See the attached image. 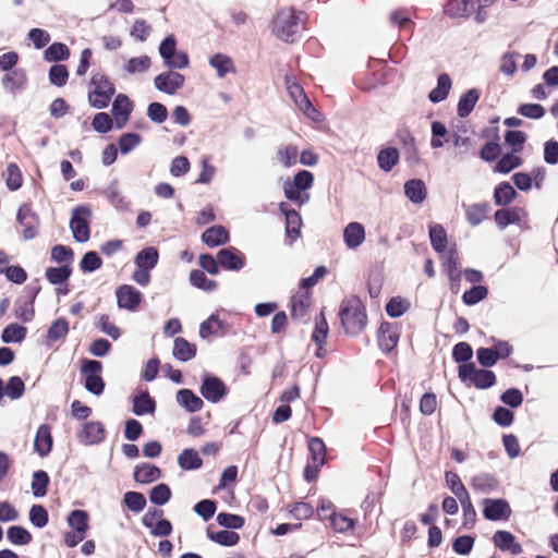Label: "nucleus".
<instances>
[{"label": "nucleus", "mask_w": 558, "mask_h": 558, "mask_svg": "<svg viewBox=\"0 0 558 558\" xmlns=\"http://www.w3.org/2000/svg\"><path fill=\"white\" fill-rule=\"evenodd\" d=\"M338 315L347 335L356 336L366 327V308L356 295H350L342 300Z\"/></svg>", "instance_id": "nucleus-1"}, {"label": "nucleus", "mask_w": 558, "mask_h": 558, "mask_svg": "<svg viewBox=\"0 0 558 558\" xmlns=\"http://www.w3.org/2000/svg\"><path fill=\"white\" fill-rule=\"evenodd\" d=\"M305 13L294 9L280 10L272 22V33L286 43H294L303 29L301 16Z\"/></svg>", "instance_id": "nucleus-2"}, {"label": "nucleus", "mask_w": 558, "mask_h": 558, "mask_svg": "<svg viewBox=\"0 0 558 558\" xmlns=\"http://www.w3.org/2000/svg\"><path fill=\"white\" fill-rule=\"evenodd\" d=\"M458 376L462 383L473 385L477 389H488L497 381L493 371L477 368L475 363L459 365Z\"/></svg>", "instance_id": "nucleus-3"}, {"label": "nucleus", "mask_w": 558, "mask_h": 558, "mask_svg": "<svg viewBox=\"0 0 558 558\" xmlns=\"http://www.w3.org/2000/svg\"><path fill=\"white\" fill-rule=\"evenodd\" d=\"M90 85L94 88L88 93V100L92 107L105 109L110 104L116 93L114 85L101 73H94L90 77Z\"/></svg>", "instance_id": "nucleus-4"}, {"label": "nucleus", "mask_w": 558, "mask_h": 558, "mask_svg": "<svg viewBox=\"0 0 558 558\" xmlns=\"http://www.w3.org/2000/svg\"><path fill=\"white\" fill-rule=\"evenodd\" d=\"M80 372L84 378V387L89 393L97 397L104 393L106 383L100 375L102 372V363L100 361L82 359Z\"/></svg>", "instance_id": "nucleus-5"}, {"label": "nucleus", "mask_w": 558, "mask_h": 558, "mask_svg": "<svg viewBox=\"0 0 558 558\" xmlns=\"http://www.w3.org/2000/svg\"><path fill=\"white\" fill-rule=\"evenodd\" d=\"M92 209L88 205H78L72 209L70 230L78 243H85L90 238Z\"/></svg>", "instance_id": "nucleus-6"}, {"label": "nucleus", "mask_w": 558, "mask_h": 558, "mask_svg": "<svg viewBox=\"0 0 558 558\" xmlns=\"http://www.w3.org/2000/svg\"><path fill=\"white\" fill-rule=\"evenodd\" d=\"M199 392L208 402L218 403L228 395L229 388L221 378L205 372L202 375Z\"/></svg>", "instance_id": "nucleus-7"}, {"label": "nucleus", "mask_w": 558, "mask_h": 558, "mask_svg": "<svg viewBox=\"0 0 558 558\" xmlns=\"http://www.w3.org/2000/svg\"><path fill=\"white\" fill-rule=\"evenodd\" d=\"M217 258L223 270L240 271L246 265V256L235 246L222 247L217 252Z\"/></svg>", "instance_id": "nucleus-8"}, {"label": "nucleus", "mask_w": 558, "mask_h": 558, "mask_svg": "<svg viewBox=\"0 0 558 558\" xmlns=\"http://www.w3.org/2000/svg\"><path fill=\"white\" fill-rule=\"evenodd\" d=\"M400 338L399 326L393 323L383 322L377 331L378 345L381 352L386 355L391 353Z\"/></svg>", "instance_id": "nucleus-9"}, {"label": "nucleus", "mask_w": 558, "mask_h": 558, "mask_svg": "<svg viewBox=\"0 0 558 558\" xmlns=\"http://www.w3.org/2000/svg\"><path fill=\"white\" fill-rule=\"evenodd\" d=\"M511 507L506 499L502 498H485L483 499V517L489 521L508 520L511 515Z\"/></svg>", "instance_id": "nucleus-10"}, {"label": "nucleus", "mask_w": 558, "mask_h": 558, "mask_svg": "<svg viewBox=\"0 0 558 558\" xmlns=\"http://www.w3.org/2000/svg\"><path fill=\"white\" fill-rule=\"evenodd\" d=\"M119 308L135 312L143 301V294L131 284H121L116 290Z\"/></svg>", "instance_id": "nucleus-11"}, {"label": "nucleus", "mask_w": 558, "mask_h": 558, "mask_svg": "<svg viewBox=\"0 0 558 558\" xmlns=\"http://www.w3.org/2000/svg\"><path fill=\"white\" fill-rule=\"evenodd\" d=\"M132 110L133 102L125 94H119L116 96L112 102L110 116L114 122V126L118 130H121L125 126L130 119Z\"/></svg>", "instance_id": "nucleus-12"}, {"label": "nucleus", "mask_w": 558, "mask_h": 558, "mask_svg": "<svg viewBox=\"0 0 558 558\" xmlns=\"http://www.w3.org/2000/svg\"><path fill=\"white\" fill-rule=\"evenodd\" d=\"M184 82V75L172 70L162 72L154 78L155 87L168 95H174L178 89L183 87Z\"/></svg>", "instance_id": "nucleus-13"}, {"label": "nucleus", "mask_w": 558, "mask_h": 558, "mask_svg": "<svg viewBox=\"0 0 558 558\" xmlns=\"http://www.w3.org/2000/svg\"><path fill=\"white\" fill-rule=\"evenodd\" d=\"M106 438V428L101 422L90 421L83 425L77 434V439L85 446H93L102 442Z\"/></svg>", "instance_id": "nucleus-14"}, {"label": "nucleus", "mask_w": 558, "mask_h": 558, "mask_svg": "<svg viewBox=\"0 0 558 558\" xmlns=\"http://www.w3.org/2000/svg\"><path fill=\"white\" fill-rule=\"evenodd\" d=\"M442 266L450 281V290L457 293L461 281V271L459 269V257L454 248L447 252Z\"/></svg>", "instance_id": "nucleus-15"}, {"label": "nucleus", "mask_w": 558, "mask_h": 558, "mask_svg": "<svg viewBox=\"0 0 558 558\" xmlns=\"http://www.w3.org/2000/svg\"><path fill=\"white\" fill-rule=\"evenodd\" d=\"M280 211L286 219V234L292 241L301 235L302 217L300 213L293 208H289L286 203L279 205Z\"/></svg>", "instance_id": "nucleus-16"}, {"label": "nucleus", "mask_w": 558, "mask_h": 558, "mask_svg": "<svg viewBox=\"0 0 558 558\" xmlns=\"http://www.w3.org/2000/svg\"><path fill=\"white\" fill-rule=\"evenodd\" d=\"M493 543L501 551H508L514 556L523 553L522 545L517 542L515 536L509 531H496L493 535Z\"/></svg>", "instance_id": "nucleus-17"}, {"label": "nucleus", "mask_w": 558, "mask_h": 558, "mask_svg": "<svg viewBox=\"0 0 558 558\" xmlns=\"http://www.w3.org/2000/svg\"><path fill=\"white\" fill-rule=\"evenodd\" d=\"M202 241L209 247H217L230 242V233L226 227L215 225L203 232Z\"/></svg>", "instance_id": "nucleus-18"}, {"label": "nucleus", "mask_w": 558, "mask_h": 558, "mask_svg": "<svg viewBox=\"0 0 558 558\" xmlns=\"http://www.w3.org/2000/svg\"><path fill=\"white\" fill-rule=\"evenodd\" d=\"M53 446L51 427L48 424H41L36 432L34 439V449L40 457H47Z\"/></svg>", "instance_id": "nucleus-19"}, {"label": "nucleus", "mask_w": 558, "mask_h": 558, "mask_svg": "<svg viewBox=\"0 0 558 558\" xmlns=\"http://www.w3.org/2000/svg\"><path fill=\"white\" fill-rule=\"evenodd\" d=\"M175 400L189 413H195L203 409L204 401L193 390L183 388L178 390Z\"/></svg>", "instance_id": "nucleus-20"}, {"label": "nucleus", "mask_w": 558, "mask_h": 558, "mask_svg": "<svg viewBox=\"0 0 558 558\" xmlns=\"http://www.w3.org/2000/svg\"><path fill=\"white\" fill-rule=\"evenodd\" d=\"M475 11L472 0H448L444 12L450 19H468Z\"/></svg>", "instance_id": "nucleus-21"}, {"label": "nucleus", "mask_w": 558, "mask_h": 558, "mask_svg": "<svg viewBox=\"0 0 558 558\" xmlns=\"http://www.w3.org/2000/svg\"><path fill=\"white\" fill-rule=\"evenodd\" d=\"M132 403V412L136 416L153 414L156 411V401L147 390H142L134 396Z\"/></svg>", "instance_id": "nucleus-22"}, {"label": "nucleus", "mask_w": 558, "mask_h": 558, "mask_svg": "<svg viewBox=\"0 0 558 558\" xmlns=\"http://www.w3.org/2000/svg\"><path fill=\"white\" fill-rule=\"evenodd\" d=\"M365 240V229L360 222L352 221L343 230V241L348 248L359 247Z\"/></svg>", "instance_id": "nucleus-23"}, {"label": "nucleus", "mask_w": 558, "mask_h": 558, "mask_svg": "<svg viewBox=\"0 0 558 558\" xmlns=\"http://www.w3.org/2000/svg\"><path fill=\"white\" fill-rule=\"evenodd\" d=\"M162 475L160 468L150 463H142L134 468L133 478L140 484H149L158 481Z\"/></svg>", "instance_id": "nucleus-24"}, {"label": "nucleus", "mask_w": 558, "mask_h": 558, "mask_svg": "<svg viewBox=\"0 0 558 558\" xmlns=\"http://www.w3.org/2000/svg\"><path fill=\"white\" fill-rule=\"evenodd\" d=\"M404 195L413 204H421L426 199L427 189L422 179H410L404 183Z\"/></svg>", "instance_id": "nucleus-25"}, {"label": "nucleus", "mask_w": 558, "mask_h": 558, "mask_svg": "<svg viewBox=\"0 0 558 558\" xmlns=\"http://www.w3.org/2000/svg\"><path fill=\"white\" fill-rule=\"evenodd\" d=\"M451 78L449 74L441 73L437 77V86L428 93V100L433 104H439L444 101L451 89Z\"/></svg>", "instance_id": "nucleus-26"}, {"label": "nucleus", "mask_w": 558, "mask_h": 558, "mask_svg": "<svg viewBox=\"0 0 558 558\" xmlns=\"http://www.w3.org/2000/svg\"><path fill=\"white\" fill-rule=\"evenodd\" d=\"M311 294L308 292L298 293L291 298V318L304 320L310 308Z\"/></svg>", "instance_id": "nucleus-27"}, {"label": "nucleus", "mask_w": 558, "mask_h": 558, "mask_svg": "<svg viewBox=\"0 0 558 558\" xmlns=\"http://www.w3.org/2000/svg\"><path fill=\"white\" fill-rule=\"evenodd\" d=\"M521 208L519 207H504L495 211L494 220L500 230L506 229L510 225L518 223Z\"/></svg>", "instance_id": "nucleus-28"}, {"label": "nucleus", "mask_w": 558, "mask_h": 558, "mask_svg": "<svg viewBox=\"0 0 558 558\" xmlns=\"http://www.w3.org/2000/svg\"><path fill=\"white\" fill-rule=\"evenodd\" d=\"M197 348L194 343L189 342L182 337H178L173 342V356L181 361L187 362L196 356Z\"/></svg>", "instance_id": "nucleus-29"}, {"label": "nucleus", "mask_w": 558, "mask_h": 558, "mask_svg": "<svg viewBox=\"0 0 558 558\" xmlns=\"http://www.w3.org/2000/svg\"><path fill=\"white\" fill-rule=\"evenodd\" d=\"M399 159V150L392 146L384 147L377 154V165L384 172H390Z\"/></svg>", "instance_id": "nucleus-30"}, {"label": "nucleus", "mask_w": 558, "mask_h": 558, "mask_svg": "<svg viewBox=\"0 0 558 558\" xmlns=\"http://www.w3.org/2000/svg\"><path fill=\"white\" fill-rule=\"evenodd\" d=\"M471 486L476 492L488 494L498 488L499 481L495 475L490 473H480L472 477Z\"/></svg>", "instance_id": "nucleus-31"}, {"label": "nucleus", "mask_w": 558, "mask_h": 558, "mask_svg": "<svg viewBox=\"0 0 558 558\" xmlns=\"http://www.w3.org/2000/svg\"><path fill=\"white\" fill-rule=\"evenodd\" d=\"M159 260V252L155 246H147L141 250L134 259L137 268L154 269Z\"/></svg>", "instance_id": "nucleus-32"}, {"label": "nucleus", "mask_w": 558, "mask_h": 558, "mask_svg": "<svg viewBox=\"0 0 558 558\" xmlns=\"http://www.w3.org/2000/svg\"><path fill=\"white\" fill-rule=\"evenodd\" d=\"M478 99L480 92L476 88H471L462 94L457 106L458 117L466 118L473 111Z\"/></svg>", "instance_id": "nucleus-33"}, {"label": "nucleus", "mask_w": 558, "mask_h": 558, "mask_svg": "<svg viewBox=\"0 0 558 558\" xmlns=\"http://www.w3.org/2000/svg\"><path fill=\"white\" fill-rule=\"evenodd\" d=\"M428 235L430 245L437 253L445 252L447 247V232L442 225L440 223H430L428 226Z\"/></svg>", "instance_id": "nucleus-34"}, {"label": "nucleus", "mask_w": 558, "mask_h": 558, "mask_svg": "<svg viewBox=\"0 0 558 558\" xmlns=\"http://www.w3.org/2000/svg\"><path fill=\"white\" fill-rule=\"evenodd\" d=\"M178 464L184 471H194L203 465V460L197 450L186 448L178 456Z\"/></svg>", "instance_id": "nucleus-35"}, {"label": "nucleus", "mask_w": 558, "mask_h": 558, "mask_svg": "<svg viewBox=\"0 0 558 558\" xmlns=\"http://www.w3.org/2000/svg\"><path fill=\"white\" fill-rule=\"evenodd\" d=\"M492 207L488 203L472 204L465 209V217L468 222L476 227L481 225L489 214Z\"/></svg>", "instance_id": "nucleus-36"}, {"label": "nucleus", "mask_w": 558, "mask_h": 558, "mask_svg": "<svg viewBox=\"0 0 558 558\" xmlns=\"http://www.w3.org/2000/svg\"><path fill=\"white\" fill-rule=\"evenodd\" d=\"M72 271L73 269L71 265L68 263L59 267H48L46 269L45 276L51 284L61 286L66 283L72 275Z\"/></svg>", "instance_id": "nucleus-37"}, {"label": "nucleus", "mask_w": 558, "mask_h": 558, "mask_svg": "<svg viewBox=\"0 0 558 558\" xmlns=\"http://www.w3.org/2000/svg\"><path fill=\"white\" fill-rule=\"evenodd\" d=\"M517 195L518 193L513 186L509 182L504 181L494 190V202L497 206L505 207L509 205Z\"/></svg>", "instance_id": "nucleus-38"}, {"label": "nucleus", "mask_w": 558, "mask_h": 558, "mask_svg": "<svg viewBox=\"0 0 558 558\" xmlns=\"http://www.w3.org/2000/svg\"><path fill=\"white\" fill-rule=\"evenodd\" d=\"M207 537L221 546L232 547L240 542L239 533L229 530L211 531L207 529Z\"/></svg>", "instance_id": "nucleus-39"}, {"label": "nucleus", "mask_w": 558, "mask_h": 558, "mask_svg": "<svg viewBox=\"0 0 558 558\" xmlns=\"http://www.w3.org/2000/svg\"><path fill=\"white\" fill-rule=\"evenodd\" d=\"M27 335V328L16 323L9 324L1 332V340L4 343H21Z\"/></svg>", "instance_id": "nucleus-40"}, {"label": "nucleus", "mask_w": 558, "mask_h": 558, "mask_svg": "<svg viewBox=\"0 0 558 558\" xmlns=\"http://www.w3.org/2000/svg\"><path fill=\"white\" fill-rule=\"evenodd\" d=\"M88 520V513L81 509L72 510L66 518L68 524L80 534H86L89 529Z\"/></svg>", "instance_id": "nucleus-41"}, {"label": "nucleus", "mask_w": 558, "mask_h": 558, "mask_svg": "<svg viewBox=\"0 0 558 558\" xmlns=\"http://www.w3.org/2000/svg\"><path fill=\"white\" fill-rule=\"evenodd\" d=\"M70 49L63 43H52L44 51V59L47 62H60L68 60L70 57Z\"/></svg>", "instance_id": "nucleus-42"}, {"label": "nucleus", "mask_w": 558, "mask_h": 558, "mask_svg": "<svg viewBox=\"0 0 558 558\" xmlns=\"http://www.w3.org/2000/svg\"><path fill=\"white\" fill-rule=\"evenodd\" d=\"M50 477L44 470H37L33 473L32 492L34 497L41 498L47 495Z\"/></svg>", "instance_id": "nucleus-43"}, {"label": "nucleus", "mask_w": 558, "mask_h": 558, "mask_svg": "<svg viewBox=\"0 0 558 558\" xmlns=\"http://www.w3.org/2000/svg\"><path fill=\"white\" fill-rule=\"evenodd\" d=\"M190 283L203 291L213 292L217 289L218 283L215 280L208 279L206 274L201 269H193L190 272Z\"/></svg>", "instance_id": "nucleus-44"}, {"label": "nucleus", "mask_w": 558, "mask_h": 558, "mask_svg": "<svg viewBox=\"0 0 558 558\" xmlns=\"http://www.w3.org/2000/svg\"><path fill=\"white\" fill-rule=\"evenodd\" d=\"M209 64L216 69L219 77H225L229 72H235L232 59L223 53L211 56Z\"/></svg>", "instance_id": "nucleus-45"}, {"label": "nucleus", "mask_w": 558, "mask_h": 558, "mask_svg": "<svg viewBox=\"0 0 558 558\" xmlns=\"http://www.w3.org/2000/svg\"><path fill=\"white\" fill-rule=\"evenodd\" d=\"M122 502L130 511L134 513L143 511L147 505L145 495L135 490L126 492L123 496Z\"/></svg>", "instance_id": "nucleus-46"}, {"label": "nucleus", "mask_w": 558, "mask_h": 558, "mask_svg": "<svg viewBox=\"0 0 558 558\" xmlns=\"http://www.w3.org/2000/svg\"><path fill=\"white\" fill-rule=\"evenodd\" d=\"M7 538L13 545H27L32 542L33 536L28 530L21 525H12L7 531Z\"/></svg>", "instance_id": "nucleus-47"}, {"label": "nucleus", "mask_w": 558, "mask_h": 558, "mask_svg": "<svg viewBox=\"0 0 558 558\" xmlns=\"http://www.w3.org/2000/svg\"><path fill=\"white\" fill-rule=\"evenodd\" d=\"M172 493L168 484L159 483L149 492V500L155 506H163L171 499Z\"/></svg>", "instance_id": "nucleus-48"}, {"label": "nucleus", "mask_w": 558, "mask_h": 558, "mask_svg": "<svg viewBox=\"0 0 558 558\" xmlns=\"http://www.w3.org/2000/svg\"><path fill=\"white\" fill-rule=\"evenodd\" d=\"M522 162V159L518 155L507 153L498 159L495 171L506 174L519 168Z\"/></svg>", "instance_id": "nucleus-49"}, {"label": "nucleus", "mask_w": 558, "mask_h": 558, "mask_svg": "<svg viewBox=\"0 0 558 558\" xmlns=\"http://www.w3.org/2000/svg\"><path fill=\"white\" fill-rule=\"evenodd\" d=\"M69 333V322L61 317L56 319L47 330L48 341H59L64 339Z\"/></svg>", "instance_id": "nucleus-50"}, {"label": "nucleus", "mask_w": 558, "mask_h": 558, "mask_svg": "<svg viewBox=\"0 0 558 558\" xmlns=\"http://www.w3.org/2000/svg\"><path fill=\"white\" fill-rule=\"evenodd\" d=\"M308 451L313 462L319 464L326 463V445L319 437H311L308 439Z\"/></svg>", "instance_id": "nucleus-51"}, {"label": "nucleus", "mask_w": 558, "mask_h": 558, "mask_svg": "<svg viewBox=\"0 0 558 558\" xmlns=\"http://www.w3.org/2000/svg\"><path fill=\"white\" fill-rule=\"evenodd\" d=\"M226 324L219 319L217 314H211L206 320L199 326V336L203 339L209 336L217 335L219 329H223Z\"/></svg>", "instance_id": "nucleus-52"}, {"label": "nucleus", "mask_w": 558, "mask_h": 558, "mask_svg": "<svg viewBox=\"0 0 558 558\" xmlns=\"http://www.w3.org/2000/svg\"><path fill=\"white\" fill-rule=\"evenodd\" d=\"M217 523L228 530H239L245 524V519L235 513L219 512L216 518Z\"/></svg>", "instance_id": "nucleus-53"}, {"label": "nucleus", "mask_w": 558, "mask_h": 558, "mask_svg": "<svg viewBox=\"0 0 558 558\" xmlns=\"http://www.w3.org/2000/svg\"><path fill=\"white\" fill-rule=\"evenodd\" d=\"M473 349L468 342H458L452 348V360L459 365L472 363Z\"/></svg>", "instance_id": "nucleus-54"}, {"label": "nucleus", "mask_w": 558, "mask_h": 558, "mask_svg": "<svg viewBox=\"0 0 558 558\" xmlns=\"http://www.w3.org/2000/svg\"><path fill=\"white\" fill-rule=\"evenodd\" d=\"M101 266L102 259L96 251L86 252L80 262V269L83 272H94L101 268Z\"/></svg>", "instance_id": "nucleus-55"}, {"label": "nucleus", "mask_w": 558, "mask_h": 558, "mask_svg": "<svg viewBox=\"0 0 558 558\" xmlns=\"http://www.w3.org/2000/svg\"><path fill=\"white\" fill-rule=\"evenodd\" d=\"M488 295V289L485 286H473L470 290H466L462 295V301L465 305L472 306L484 299H486Z\"/></svg>", "instance_id": "nucleus-56"}, {"label": "nucleus", "mask_w": 558, "mask_h": 558, "mask_svg": "<svg viewBox=\"0 0 558 558\" xmlns=\"http://www.w3.org/2000/svg\"><path fill=\"white\" fill-rule=\"evenodd\" d=\"M445 480L447 486L458 499L469 495L464 484L462 483L460 476L457 473L452 471H447L445 473Z\"/></svg>", "instance_id": "nucleus-57"}, {"label": "nucleus", "mask_w": 558, "mask_h": 558, "mask_svg": "<svg viewBox=\"0 0 558 558\" xmlns=\"http://www.w3.org/2000/svg\"><path fill=\"white\" fill-rule=\"evenodd\" d=\"M49 82L57 86L62 87L66 84L69 78V70L64 64H53L48 72Z\"/></svg>", "instance_id": "nucleus-58"}, {"label": "nucleus", "mask_w": 558, "mask_h": 558, "mask_svg": "<svg viewBox=\"0 0 558 558\" xmlns=\"http://www.w3.org/2000/svg\"><path fill=\"white\" fill-rule=\"evenodd\" d=\"M5 393L11 400H17L23 397L25 392V384L20 376H12L4 385Z\"/></svg>", "instance_id": "nucleus-59"}, {"label": "nucleus", "mask_w": 558, "mask_h": 558, "mask_svg": "<svg viewBox=\"0 0 558 558\" xmlns=\"http://www.w3.org/2000/svg\"><path fill=\"white\" fill-rule=\"evenodd\" d=\"M330 525L336 532L345 533L352 530L355 525V521L342 513L331 512L329 514Z\"/></svg>", "instance_id": "nucleus-60"}, {"label": "nucleus", "mask_w": 558, "mask_h": 558, "mask_svg": "<svg viewBox=\"0 0 558 558\" xmlns=\"http://www.w3.org/2000/svg\"><path fill=\"white\" fill-rule=\"evenodd\" d=\"M92 126L97 133L106 134L113 129L114 122L109 113L98 112L93 118Z\"/></svg>", "instance_id": "nucleus-61"}, {"label": "nucleus", "mask_w": 558, "mask_h": 558, "mask_svg": "<svg viewBox=\"0 0 558 558\" xmlns=\"http://www.w3.org/2000/svg\"><path fill=\"white\" fill-rule=\"evenodd\" d=\"M29 521L38 529L45 527L49 522V514L43 505H33L29 509Z\"/></svg>", "instance_id": "nucleus-62"}, {"label": "nucleus", "mask_w": 558, "mask_h": 558, "mask_svg": "<svg viewBox=\"0 0 558 558\" xmlns=\"http://www.w3.org/2000/svg\"><path fill=\"white\" fill-rule=\"evenodd\" d=\"M193 510L204 521H208L214 517L217 510V501L214 499H203L194 505Z\"/></svg>", "instance_id": "nucleus-63"}, {"label": "nucleus", "mask_w": 558, "mask_h": 558, "mask_svg": "<svg viewBox=\"0 0 558 558\" xmlns=\"http://www.w3.org/2000/svg\"><path fill=\"white\" fill-rule=\"evenodd\" d=\"M0 274H3L9 281L15 284H22L27 279L26 270L19 265H11L5 268H0Z\"/></svg>", "instance_id": "nucleus-64"}]
</instances>
